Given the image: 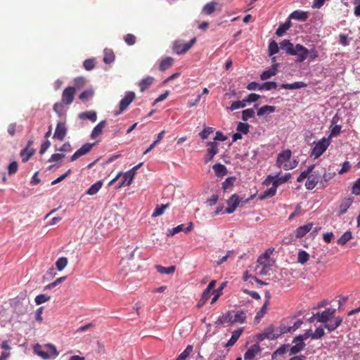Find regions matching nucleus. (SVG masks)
Here are the masks:
<instances>
[{"instance_id": "59", "label": "nucleus", "mask_w": 360, "mask_h": 360, "mask_svg": "<svg viewBox=\"0 0 360 360\" xmlns=\"http://www.w3.org/2000/svg\"><path fill=\"white\" fill-rule=\"evenodd\" d=\"M290 347L289 345H283L280 347H278L272 354V358L274 359L276 355H283L284 354L288 348Z\"/></svg>"}, {"instance_id": "58", "label": "nucleus", "mask_w": 360, "mask_h": 360, "mask_svg": "<svg viewBox=\"0 0 360 360\" xmlns=\"http://www.w3.org/2000/svg\"><path fill=\"white\" fill-rule=\"evenodd\" d=\"M95 60L94 58L86 59L83 63V66L85 70L90 71L93 70L95 67Z\"/></svg>"}, {"instance_id": "25", "label": "nucleus", "mask_w": 360, "mask_h": 360, "mask_svg": "<svg viewBox=\"0 0 360 360\" xmlns=\"http://www.w3.org/2000/svg\"><path fill=\"white\" fill-rule=\"evenodd\" d=\"M215 175L217 177H223L226 175L227 169L226 167L219 163L215 164L212 167Z\"/></svg>"}, {"instance_id": "46", "label": "nucleus", "mask_w": 360, "mask_h": 360, "mask_svg": "<svg viewBox=\"0 0 360 360\" xmlns=\"http://www.w3.org/2000/svg\"><path fill=\"white\" fill-rule=\"evenodd\" d=\"M168 206H169V204L157 205V207L155 208V210L152 214V217H157L162 215L164 213L165 210Z\"/></svg>"}, {"instance_id": "2", "label": "nucleus", "mask_w": 360, "mask_h": 360, "mask_svg": "<svg viewBox=\"0 0 360 360\" xmlns=\"http://www.w3.org/2000/svg\"><path fill=\"white\" fill-rule=\"evenodd\" d=\"M290 177L291 174L290 173H286L282 176H279V173L276 174L275 175H269L264 181V184L266 186H269L272 183V185L277 189L280 185L287 182Z\"/></svg>"}, {"instance_id": "22", "label": "nucleus", "mask_w": 360, "mask_h": 360, "mask_svg": "<svg viewBox=\"0 0 360 360\" xmlns=\"http://www.w3.org/2000/svg\"><path fill=\"white\" fill-rule=\"evenodd\" d=\"M342 322V318L338 316L335 317L333 321H330L329 323H326L324 325V328H326L328 331L331 332L335 330Z\"/></svg>"}, {"instance_id": "11", "label": "nucleus", "mask_w": 360, "mask_h": 360, "mask_svg": "<svg viewBox=\"0 0 360 360\" xmlns=\"http://www.w3.org/2000/svg\"><path fill=\"white\" fill-rule=\"evenodd\" d=\"M261 347L258 343L252 345L245 353V360H252L254 358L261 352Z\"/></svg>"}, {"instance_id": "18", "label": "nucleus", "mask_w": 360, "mask_h": 360, "mask_svg": "<svg viewBox=\"0 0 360 360\" xmlns=\"http://www.w3.org/2000/svg\"><path fill=\"white\" fill-rule=\"evenodd\" d=\"M32 144H33L32 140H30L27 142V145L26 148L20 151V155L21 158H31L32 155H34L35 149H34L32 147Z\"/></svg>"}, {"instance_id": "3", "label": "nucleus", "mask_w": 360, "mask_h": 360, "mask_svg": "<svg viewBox=\"0 0 360 360\" xmlns=\"http://www.w3.org/2000/svg\"><path fill=\"white\" fill-rule=\"evenodd\" d=\"M330 143V137L326 138L323 137L319 141H318L311 151V156L314 155V158H319L328 148Z\"/></svg>"}, {"instance_id": "13", "label": "nucleus", "mask_w": 360, "mask_h": 360, "mask_svg": "<svg viewBox=\"0 0 360 360\" xmlns=\"http://www.w3.org/2000/svg\"><path fill=\"white\" fill-rule=\"evenodd\" d=\"M67 134V128L64 122H58L56 125L55 132L53 134V139L63 141Z\"/></svg>"}, {"instance_id": "15", "label": "nucleus", "mask_w": 360, "mask_h": 360, "mask_svg": "<svg viewBox=\"0 0 360 360\" xmlns=\"http://www.w3.org/2000/svg\"><path fill=\"white\" fill-rule=\"evenodd\" d=\"M233 323H243L246 319V314L243 311H231Z\"/></svg>"}, {"instance_id": "34", "label": "nucleus", "mask_w": 360, "mask_h": 360, "mask_svg": "<svg viewBox=\"0 0 360 360\" xmlns=\"http://www.w3.org/2000/svg\"><path fill=\"white\" fill-rule=\"evenodd\" d=\"M103 186V182L101 181H98L91 185L86 191V194L89 195H93L96 194L99 190Z\"/></svg>"}, {"instance_id": "9", "label": "nucleus", "mask_w": 360, "mask_h": 360, "mask_svg": "<svg viewBox=\"0 0 360 360\" xmlns=\"http://www.w3.org/2000/svg\"><path fill=\"white\" fill-rule=\"evenodd\" d=\"M298 161L296 159H277L276 165L284 170H289L296 167Z\"/></svg>"}, {"instance_id": "50", "label": "nucleus", "mask_w": 360, "mask_h": 360, "mask_svg": "<svg viewBox=\"0 0 360 360\" xmlns=\"http://www.w3.org/2000/svg\"><path fill=\"white\" fill-rule=\"evenodd\" d=\"M277 88V84L275 82H266L259 86V90L265 89L267 91L276 89Z\"/></svg>"}, {"instance_id": "20", "label": "nucleus", "mask_w": 360, "mask_h": 360, "mask_svg": "<svg viewBox=\"0 0 360 360\" xmlns=\"http://www.w3.org/2000/svg\"><path fill=\"white\" fill-rule=\"evenodd\" d=\"M309 18V14L306 11H295L290 15V18L300 20V21H306Z\"/></svg>"}, {"instance_id": "52", "label": "nucleus", "mask_w": 360, "mask_h": 360, "mask_svg": "<svg viewBox=\"0 0 360 360\" xmlns=\"http://www.w3.org/2000/svg\"><path fill=\"white\" fill-rule=\"evenodd\" d=\"M255 110L252 108L246 109L242 111V119L247 121L255 116Z\"/></svg>"}, {"instance_id": "17", "label": "nucleus", "mask_w": 360, "mask_h": 360, "mask_svg": "<svg viewBox=\"0 0 360 360\" xmlns=\"http://www.w3.org/2000/svg\"><path fill=\"white\" fill-rule=\"evenodd\" d=\"M95 143H85L79 149H78L71 158H79L80 156L86 155L93 148Z\"/></svg>"}, {"instance_id": "45", "label": "nucleus", "mask_w": 360, "mask_h": 360, "mask_svg": "<svg viewBox=\"0 0 360 360\" xmlns=\"http://www.w3.org/2000/svg\"><path fill=\"white\" fill-rule=\"evenodd\" d=\"M34 352L44 359H47L50 357L48 352L41 350V346L39 344H37L34 347Z\"/></svg>"}, {"instance_id": "41", "label": "nucleus", "mask_w": 360, "mask_h": 360, "mask_svg": "<svg viewBox=\"0 0 360 360\" xmlns=\"http://www.w3.org/2000/svg\"><path fill=\"white\" fill-rule=\"evenodd\" d=\"M94 94V90L91 89H87L86 91H84L83 92H82L80 94V95L79 96V98L82 102H86V101H89L93 97Z\"/></svg>"}, {"instance_id": "21", "label": "nucleus", "mask_w": 360, "mask_h": 360, "mask_svg": "<svg viewBox=\"0 0 360 360\" xmlns=\"http://www.w3.org/2000/svg\"><path fill=\"white\" fill-rule=\"evenodd\" d=\"M243 331V328H238V329L234 330L232 333L231 338L229 339L228 342L225 345V347H229L233 346L236 344V342H237V340L239 339Z\"/></svg>"}, {"instance_id": "32", "label": "nucleus", "mask_w": 360, "mask_h": 360, "mask_svg": "<svg viewBox=\"0 0 360 360\" xmlns=\"http://www.w3.org/2000/svg\"><path fill=\"white\" fill-rule=\"evenodd\" d=\"M218 6V4L214 1H211L210 3H207L202 8V12L206 15H211L212 13H214L217 7Z\"/></svg>"}, {"instance_id": "43", "label": "nucleus", "mask_w": 360, "mask_h": 360, "mask_svg": "<svg viewBox=\"0 0 360 360\" xmlns=\"http://www.w3.org/2000/svg\"><path fill=\"white\" fill-rule=\"evenodd\" d=\"M156 269L160 274H172L174 272L176 267L174 266H170L169 267H164L160 265H157Z\"/></svg>"}, {"instance_id": "38", "label": "nucleus", "mask_w": 360, "mask_h": 360, "mask_svg": "<svg viewBox=\"0 0 360 360\" xmlns=\"http://www.w3.org/2000/svg\"><path fill=\"white\" fill-rule=\"evenodd\" d=\"M86 83V79L84 77H77L75 78L73 81L74 85L72 86L73 88H75V91L77 90H79L82 88H83Z\"/></svg>"}, {"instance_id": "60", "label": "nucleus", "mask_w": 360, "mask_h": 360, "mask_svg": "<svg viewBox=\"0 0 360 360\" xmlns=\"http://www.w3.org/2000/svg\"><path fill=\"white\" fill-rule=\"evenodd\" d=\"M50 300V297L46 295H44V294H41V295H37L36 297H35V302L37 305H39V304H41L47 301H49Z\"/></svg>"}, {"instance_id": "29", "label": "nucleus", "mask_w": 360, "mask_h": 360, "mask_svg": "<svg viewBox=\"0 0 360 360\" xmlns=\"http://www.w3.org/2000/svg\"><path fill=\"white\" fill-rule=\"evenodd\" d=\"M153 81L154 79L152 77H147L146 78L143 79L139 84L140 91L143 92L145 90L148 89L153 84Z\"/></svg>"}, {"instance_id": "47", "label": "nucleus", "mask_w": 360, "mask_h": 360, "mask_svg": "<svg viewBox=\"0 0 360 360\" xmlns=\"http://www.w3.org/2000/svg\"><path fill=\"white\" fill-rule=\"evenodd\" d=\"M352 238V233L350 231H346L341 237L338 240V243L340 245H345Z\"/></svg>"}, {"instance_id": "24", "label": "nucleus", "mask_w": 360, "mask_h": 360, "mask_svg": "<svg viewBox=\"0 0 360 360\" xmlns=\"http://www.w3.org/2000/svg\"><path fill=\"white\" fill-rule=\"evenodd\" d=\"M224 323H230L233 324L232 321L231 312L229 311L226 314H223L216 321L215 324L217 326L224 324Z\"/></svg>"}, {"instance_id": "6", "label": "nucleus", "mask_w": 360, "mask_h": 360, "mask_svg": "<svg viewBox=\"0 0 360 360\" xmlns=\"http://www.w3.org/2000/svg\"><path fill=\"white\" fill-rule=\"evenodd\" d=\"M75 92V88L72 86L66 87L62 93L61 102L64 105H70L74 101Z\"/></svg>"}, {"instance_id": "23", "label": "nucleus", "mask_w": 360, "mask_h": 360, "mask_svg": "<svg viewBox=\"0 0 360 360\" xmlns=\"http://www.w3.org/2000/svg\"><path fill=\"white\" fill-rule=\"evenodd\" d=\"M319 177L313 174H309L307 176V180L305 183V186L307 189H313L318 184Z\"/></svg>"}, {"instance_id": "49", "label": "nucleus", "mask_w": 360, "mask_h": 360, "mask_svg": "<svg viewBox=\"0 0 360 360\" xmlns=\"http://www.w3.org/2000/svg\"><path fill=\"white\" fill-rule=\"evenodd\" d=\"M269 305H266V304L264 303L263 306L260 308V309L257 311L255 320L257 322H259L262 318L266 314L267 309Z\"/></svg>"}, {"instance_id": "30", "label": "nucleus", "mask_w": 360, "mask_h": 360, "mask_svg": "<svg viewBox=\"0 0 360 360\" xmlns=\"http://www.w3.org/2000/svg\"><path fill=\"white\" fill-rule=\"evenodd\" d=\"M352 198H345L340 205V207H339V213L340 214H345L347 210L349 209V207L352 205Z\"/></svg>"}, {"instance_id": "42", "label": "nucleus", "mask_w": 360, "mask_h": 360, "mask_svg": "<svg viewBox=\"0 0 360 360\" xmlns=\"http://www.w3.org/2000/svg\"><path fill=\"white\" fill-rule=\"evenodd\" d=\"M236 181V178L235 176H231L226 179V180L222 183V189L224 191H227L229 188H232Z\"/></svg>"}, {"instance_id": "37", "label": "nucleus", "mask_w": 360, "mask_h": 360, "mask_svg": "<svg viewBox=\"0 0 360 360\" xmlns=\"http://www.w3.org/2000/svg\"><path fill=\"white\" fill-rule=\"evenodd\" d=\"M104 56L103 61L106 64H110L115 60V54L111 49H104Z\"/></svg>"}, {"instance_id": "55", "label": "nucleus", "mask_w": 360, "mask_h": 360, "mask_svg": "<svg viewBox=\"0 0 360 360\" xmlns=\"http://www.w3.org/2000/svg\"><path fill=\"white\" fill-rule=\"evenodd\" d=\"M245 105H246L243 100V101H233L231 103V105H230V107L228 108V109L233 111V110H237L239 108H245Z\"/></svg>"}, {"instance_id": "26", "label": "nucleus", "mask_w": 360, "mask_h": 360, "mask_svg": "<svg viewBox=\"0 0 360 360\" xmlns=\"http://www.w3.org/2000/svg\"><path fill=\"white\" fill-rule=\"evenodd\" d=\"M173 63H174L173 58L169 57V56L166 57L160 61V65H159V69L161 71H165V70L169 69V68H171L172 66Z\"/></svg>"}, {"instance_id": "31", "label": "nucleus", "mask_w": 360, "mask_h": 360, "mask_svg": "<svg viewBox=\"0 0 360 360\" xmlns=\"http://www.w3.org/2000/svg\"><path fill=\"white\" fill-rule=\"evenodd\" d=\"M207 155L210 158H213L218 153V143L216 141L209 142L207 143Z\"/></svg>"}, {"instance_id": "53", "label": "nucleus", "mask_w": 360, "mask_h": 360, "mask_svg": "<svg viewBox=\"0 0 360 360\" xmlns=\"http://www.w3.org/2000/svg\"><path fill=\"white\" fill-rule=\"evenodd\" d=\"M314 168V165H312L308 167V169L305 171H303L300 176L297 177V181L298 182H302L304 179H307L308 175L311 173L313 169Z\"/></svg>"}, {"instance_id": "10", "label": "nucleus", "mask_w": 360, "mask_h": 360, "mask_svg": "<svg viewBox=\"0 0 360 360\" xmlns=\"http://www.w3.org/2000/svg\"><path fill=\"white\" fill-rule=\"evenodd\" d=\"M295 52L297 59L296 61L298 63H302L307 58H308V52L309 49H307L306 47L301 44H296L295 45Z\"/></svg>"}, {"instance_id": "62", "label": "nucleus", "mask_w": 360, "mask_h": 360, "mask_svg": "<svg viewBox=\"0 0 360 360\" xmlns=\"http://www.w3.org/2000/svg\"><path fill=\"white\" fill-rule=\"evenodd\" d=\"M124 40L129 46H132L136 43V38L132 34H127L124 37Z\"/></svg>"}, {"instance_id": "1", "label": "nucleus", "mask_w": 360, "mask_h": 360, "mask_svg": "<svg viewBox=\"0 0 360 360\" xmlns=\"http://www.w3.org/2000/svg\"><path fill=\"white\" fill-rule=\"evenodd\" d=\"M141 165H142V163H139L124 173H122V172L119 173L114 179H112L110 181L109 185H112L114 183H115L120 179H121V180L119 181L117 186H116L117 188H120L122 187L130 186L134 178L136 170L141 166Z\"/></svg>"}, {"instance_id": "40", "label": "nucleus", "mask_w": 360, "mask_h": 360, "mask_svg": "<svg viewBox=\"0 0 360 360\" xmlns=\"http://www.w3.org/2000/svg\"><path fill=\"white\" fill-rule=\"evenodd\" d=\"M276 110V108L272 105H264L257 110L258 116H264L266 114L272 113Z\"/></svg>"}, {"instance_id": "61", "label": "nucleus", "mask_w": 360, "mask_h": 360, "mask_svg": "<svg viewBox=\"0 0 360 360\" xmlns=\"http://www.w3.org/2000/svg\"><path fill=\"white\" fill-rule=\"evenodd\" d=\"M271 268L269 264H264L263 266L258 265L256 267V270H259L258 274L259 275H266L269 271H270Z\"/></svg>"}, {"instance_id": "36", "label": "nucleus", "mask_w": 360, "mask_h": 360, "mask_svg": "<svg viewBox=\"0 0 360 360\" xmlns=\"http://www.w3.org/2000/svg\"><path fill=\"white\" fill-rule=\"evenodd\" d=\"M277 189L272 185V186L266 191H264L262 193H261L259 196L260 200H264L267 198L273 197L276 195Z\"/></svg>"}, {"instance_id": "4", "label": "nucleus", "mask_w": 360, "mask_h": 360, "mask_svg": "<svg viewBox=\"0 0 360 360\" xmlns=\"http://www.w3.org/2000/svg\"><path fill=\"white\" fill-rule=\"evenodd\" d=\"M196 38L193 37L189 42L182 43L181 41L177 40L174 42L173 44V52L178 55L184 54L186 53L195 43Z\"/></svg>"}, {"instance_id": "5", "label": "nucleus", "mask_w": 360, "mask_h": 360, "mask_svg": "<svg viewBox=\"0 0 360 360\" xmlns=\"http://www.w3.org/2000/svg\"><path fill=\"white\" fill-rule=\"evenodd\" d=\"M136 98L135 93L134 91H129L126 94L124 97L120 102V109L117 111H115V115L121 114L128 106L134 101Z\"/></svg>"}, {"instance_id": "63", "label": "nucleus", "mask_w": 360, "mask_h": 360, "mask_svg": "<svg viewBox=\"0 0 360 360\" xmlns=\"http://www.w3.org/2000/svg\"><path fill=\"white\" fill-rule=\"evenodd\" d=\"M324 330L322 327L317 328L314 333L311 334V337L312 339H319L324 335Z\"/></svg>"}, {"instance_id": "28", "label": "nucleus", "mask_w": 360, "mask_h": 360, "mask_svg": "<svg viewBox=\"0 0 360 360\" xmlns=\"http://www.w3.org/2000/svg\"><path fill=\"white\" fill-rule=\"evenodd\" d=\"M264 330L266 336L271 337L268 340H276L279 337V334L277 333L278 329H276L273 325L269 326Z\"/></svg>"}, {"instance_id": "35", "label": "nucleus", "mask_w": 360, "mask_h": 360, "mask_svg": "<svg viewBox=\"0 0 360 360\" xmlns=\"http://www.w3.org/2000/svg\"><path fill=\"white\" fill-rule=\"evenodd\" d=\"M79 117L82 120H89L93 122H96L97 119L96 112L94 111L82 112L79 115Z\"/></svg>"}, {"instance_id": "51", "label": "nucleus", "mask_w": 360, "mask_h": 360, "mask_svg": "<svg viewBox=\"0 0 360 360\" xmlns=\"http://www.w3.org/2000/svg\"><path fill=\"white\" fill-rule=\"evenodd\" d=\"M192 352L193 346L188 345L185 350L179 355L176 360H185L191 354Z\"/></svg>"}, {"instance_id": "56", "label": "nucleus", "mask_w": 360, "mask_h": 360, "mask_svg": "<svg viewBox=\"0 0 360 360\" xmlns=\"http://www.w3.org/2000/svg\"><path fill=\"white\" fill-rule=\"evenodd\" d=\"M165 134V130H162L161 131L158 135V137L156 139V140L155 141H153V143L150 146V147L146 149L144 152H143V155L146 154L147 152H148L150 150H151L158 142H160L164 137V135Z\"/></svg>"}, {"instance_id": "14", "label": "nucleus", "mask_w": 360, "mask_h": 360, "mask_svg": "<svg viewBox=\"0 0 360 360\" xmlns=\"http://www.w3.org/2000/svg\"><path fill=\"white\" fill-rule=\"evenodd\" d=\"M280 48L282 50H285L286 53L289 55H296L295 46H294L293 44L291 43L290 41L288 39H284L281 42H280Z\"/></svg>"}, {"instance_id": "27", "label": "nucleus", "mask_w": 360, "mask_h": 360, "mask_svg": "<svg viewBox=\"0 0 360 360\" xmlns=\"http://www.w3.org/2000/svg\"><path fill=\"white\" fill-rule=\"evenodd\" d=\"M106 126V121H101L92 130L91 137L94 139L99 136Z\"/></svg>"}, {"instance_id": "7", "label": "nucleus", "mask_w": 360, "mask_h": 360, "mask_svg": "<svg viewBox=\"0 0 360 360\" xmlns=\"http://www.w3.org/2000/svg\"><path fill=\"white\" fill-rule=\"evenodd\" d=\"M335 313V309L333 308L326 309L323 312L316 313L314 316L316 317L317 321L321 323H326L328 321H330L332 318H333L334 314Z\"/></svg>"}, {"instance_id": "19", "label": "nucleus", "mask_w": 360, "mask_h": 360, "mask_svg": "<svg viewBox=\"0 0 360 360\" xmlns=\"http://www.w3.org/2000/svg\"><path fill=\"white\" fill-rule=\"evenodd\" d=\"M313 224L312 223H308L307 224H304L303 226H301L298 227L296 229V233L295 236L297 238H300L304 237L312 228Z\"/></svg>"}, {"instance_id": "64", "label": "nucleus", "mask_w": 360, "mask_h": 360, "mask_svg": "<svg viewBox=\"0 0 360 360\" xmlns=\"http://www.w3.org/2000/svg\"><path fill=\"white\" fill-rule=\"evenodd\" d=\"M18 165L17 162L13 161L11 163L9 164L8 166V173L9 175H12L16 173L18 171Z\"/></svg>"}, {"instance_id": "44", "label": "nucleus", "mask_w": 360, "mask_h": 360, "mask_svg": "<svg viewBox=\"0 0 360 360\" xmlns=\"http://www.w3.org/2000/svg\"><path fill=\"white\" fill-rule=\"evenodd\" d=\"M309 259V255L304 250H300L297 255V262L301 264H304Z\"/></svg>"}, {"instance_id": "48", "label": "nucleus", "mask_w": 360, "mask_h": 360, "mask_svg": "<svg viewBox=\"0 0 360 360\" xmlns=\"http://www.w3.org/2000/svg\"><path fill=\"white\" fill-rule=\"evenodd\" d=\"M68 259L65 257H60L56 262V269L58 271L63 270L68 264Z\"/></svg>"}, {"instance_id": "57", "label": "nucleus", "mask_w": 360, "mask_h": 360, "mask_svg": "<svg viewBox=\"0 0 360 360\" xmlns=\"http://www.w3.org/2000/svg\"><path fill=\"white\" fill-rule=\"evenodd\" d=\"M279 48L275 41H272L269 44V54L273 56L278 52Z\"/></svg>"}, {"instance_id": "16", "label": "nucleus", "mask_w": 360, "mask_h": 360, "mask_svg": "<svg viewBox=\"0 0 360 360\" xmlns=\"http://www.w3.org/2000/svg\"><path fill=\"white\" fill-rule=\"evenodd\" d=\"M278 72V64L275 63L274 64L271 68L264 71L261 75L260 78L262 80H266L271 77L276 75Z\"/></svg>"}, {"instance_id": "54", "label": "nucleus", "mask_w": 360, "mask_h": 360, "mask_svg": "<svg viewBox=\"0 0 360 360\" xmlns=\"http://www.w3.org/2000/svg\"><path fill=\"white\" fill-rule=\"evenodd\" d=\"M250 125L248 123L239 122L237 125V131L241 134H247L249 132Z\"/></svg>"}, {"instance_id": "33", "label": "nucleus", "mask_w": 360, "mask_h": 360, "mask_svg": "<svg viewBox=\"0 0 360 360\" xmlns=\"http://www.w3.org/2000/svg\"><path fill=\"white\" fill-rule=\"evenodd\" d=\"M306 86L307 84L302 82H296L293 84H283L281 85V87L285 89H298Z\"/></svg>"}, {"instance_id": "39", "label": "nucleus", "mask_w": 360, "mask_h": 360, "mask_svg": "<svg viewBox=\"0 0 360 360\" xmlns=\"http://www.w3.org/2000/svg\"><path fill=\"white\" fill-rule=\"evenodd\" d=\"M291 27L290 21H286L285 23H283L279 25L278 29L276 31V34L278 37H282L284 33Z\"/></svg>"}, {"instance_id": "12", "label": "nucleus", "mask_w": 360, "mask_h": 360, "mask_svg": "<svg viewBox=\"0 0 360 360\" xmlns=\"http://www.w3.org/2000/svg\"><path fill=\"white\" fill-rule=\"evenodd\" d=\"M239 197L236 194H233L227 200L228 207L226 208V212L228 214L233 213L240 203Z\"/></svg>"}, {"instance_id": "8", "label": "nucleus", "mask_w": 360, "mask_h": 360, "mask_svg": "<svg viewBox=\"0 0 360 360\" xmlns=\"http://www.w3.org/2000/svg\"><path fill=\"white\" fill-rule=\"evenodd\" d=\"M292 342L295 343V345L290 348L289 354L290 356L298 354L300 352L304 349L306 345L302 335L296 337L293 340Z\"/></svg>"}]
</instances>
